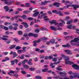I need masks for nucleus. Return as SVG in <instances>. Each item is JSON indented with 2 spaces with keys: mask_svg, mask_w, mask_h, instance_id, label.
<instances>
[{
  "mask_svg": "<svg viewBox=\"0 0 79 79\" xmlns=\"http://www.w3.org/2000/svg\"><path fill=\"white\" fill-rule=\"evenodd\" d=\"M48 39V38H41V40L38 39L36 40H35L33 41V46L34 47H36L37 46V43H40V41H41V40H47Z\"/></svg>",
  "mask_w": 79,
  "mask_h": 79,
  "instance_id": "obj_1",
  "label": "nucleus"
},
{
  "mask_svg": "<svg viewBox=\"0 0 79 79\" xmlns=\"http://www.w3.org/2000/svg\"><path fill=\"white\" fill-rule=\"evenodd\" d=\"M49 23H51V24H55V26L57 25V27H59L60 26L61 27H63V24L62 23H56V21L55 20L52 21H50L49 22Z\"/></svg>",
  "mask_w": 79,
  "mask_h": 79,
  "instance_id": "obj_2",
  "label": "nucleus"
},
{
  "mask_svg": "<svg viewBox=\"0 0 79 79\" xmlns=\"http://www.w3.org/2000/svg\"><path fill=\"white\" fill-rule=\"evenodd\" d=\"M70 6L73 7V8L74 9V10H76L77 9V8H79V6L77 5H75L74 4L72 5V6L70 5H67L66 6L67 8H68L69 7H70Z\"/></svg>",
  "mask_w": 79,
  "mask_h": 79,
  "instance_id": "obj_3",
  "label": "nucleus"
},
{
  "mask_svg": "<svg viewBox=\"0 0 79 79\" xmlns=\"http://www.w3.org/2000/svg\"><path fill=\"white\" fill-rule=\"evenodd\" d=\"M12 25L14 26H16L14 27H13V29L14 31H16V30L18 29V27H18V26H19V25L17 23H13L12 24Z\"/></svg>",
  "mask_w": 79,
  "mask_h": 79,
  "instance_id": "obj_4",
  "label": "nucleus"
},
{
  "mask_svg": "<svg viewBox=\"0 0 79 79\" xmlns=\"http://www.w3.org/2000/svg\"><path fill=\"white\" fill-rule=\"evenodd\" d=\"M73 64L72 65V67L73 68H74V69H79V66L77 64H74H74Z\"/></svg>",
  "mask_w": 79,
  "mask_h": 79,
  "instance_id": "obj_5",
  "label": "nucleus"
},
{
  "mask_svg": "<svg viewBox=\"0 0 79 79\" xmlns=\"http://www.w3.org/2000/svg\"><path fill=\"white\" fill-rule=\"evenodd\" d=\"M65 52H66L67 55H72L73 53L70 50H64Z\"/></svg>",
  "mask_w": 79,
  "mask_h": 79,
  "instance_id": "obj_6",
  "label": "nucleus"
},
{
  "mask_svg": "<svg viewBox=\"0 0 79 79\" xmlns=\"http://www.w3.org/2000/svg\"><path fill=\"white\" fill-rule=\"evenodd\" d=\"M74 63L73 62H71L67 60L65 62V64H74Z\"/></svg>",
  "mask_w": 79,
  "mask_h": 79,
  "instance_id": "obj_7",
  "label": "nucleus"
},
{
  "mask_svg": "<svg viewBox=\"0 0 79 79\" xmlns=\"http://www.w3.org/2000/svg\"><path fill=\"white\" fill-rule=\"evenodd\" d=\"M22 24H23L25 28H27L29 27V26L27 25V23H26V22H23L22 23Z\"/></svg>",
  "mask_w": 79,
  "mask_h": 79,
  "instance_id": "obj_8",
  "label": "nucleus"
},
{
  "mask_svg": "<svg viewBox=\"0 0 79 79\" xmlns=\"http://www.w3.org/2000/svg\"><path fill=\"white\" fill-rule=\"evenodd\" d=\"M53 5L55 6H56L57 8H58V7H60V5H61V3L56 2L53 3Z\"/></svg>",
  "mask_w": 79,
  "mask_h": 79,
  "instance_id": "obj_9",
  "label": "nucleus"
},
{
  "mask_svg": "<svg viewBox=\"0 0 79 79\" xmlns=\"http://www.w3.org/2000/svg\"><path fill=\"white\" fill-rule=\"evenodd\" d=\"M50 28L51 30H53V31H57L56 28L55 26H51L50 27Z\"/></svg>",
  "mask_w": 79,
  "mask_h": 79,
  "instance_id": "obj_10",
  "label": "nucleus"
},
{
  "mask_svg": "<svg viewBox=\"0 0 79 79\" xmlns=\"http://www.w3.org/2000/svg\"><path fill=\"white\" fill-rule=\"evenodd\" d=\"M4 9L6 11H8L9 10H10V8L8 6H5L4 7Z\"/></svg>",
  "mask_w": 79,
  "mask_h": 79,
  "instance_id": "obj_11",
  "label": "nucleus"
},
{
  "mask_svg": "<svg viewBox=\"0 0 79 79\" xmlns=\"http://www.w3.org/2000/svg\"><path fill=\"white\" fill-rule=\"evenodd\" d=\"M59 74L63 75L64 74V76H66V75L67 74V73H66L65 72H60V73H59Z\"/></svg>",
  "mask_w": 79,
  "mask_h": 79,
  "instance_id": "obj_12",
  "label": "nucleus"
},
{
  "mask_svg": "<svg viewBox=\"0 0 79 79\" xmlns=\"http://www.w3.org/2000/svg\"><path fill=\"white\" fill-rule=\"evenodd\" d=\"M71 44L73 46L75 45H76V42H74V40H72L70 41Z\"/></svg>",
  "mask_w": 79,
  "mask_h": 79,
  "instance_id": "obj_13",
  "label": "nucleus"
},
{
  "mask_svg": "<svg viewBox=\"0 0 79 79\" xmlns=\"http://www.w3.org/2000/svg\"><path fill=\"white\" fill-rule=\"evenodd\" d=\"M15 3V1H8V5H11V3Z\"/></svg>",
  "mask_w": 79,
  "mask_h": 79,
  "instance_id": "obj_14",
  "label": "nucleus"
},
{
  "mask_svg": "<svg viewBox=\"0 0 79 79\" xmlns=\"http://www.w3.org/2000/svg\"><path fill=\"white\" fill-rule=\"evenodd\" d=\"M73 19H71L70 21H67V24H70L71 23H73Z\"/></svg>",
  "mask_w": 79,
  "mask_h": 79,
  "instance_id": "obj_15",
  "label": "nucleus"
},
{
  "mask_svg": "<svg viewBox=\"0 0 79 79\" xmlns=\"http://www.w3.org/2000/svg\"><path fill=\"white\" fill-rule=\"evenodd\" d=\"M43 18L44 20H45V21H48V20H49V19H48V17L47 16H45Z\"/></svg>",
  "mask_w": 79,
  "mask_h": 79,
  "instance_id": "obj_16",
  "label": "nucleus"
},
{
  "mask_svg": "<svg viewBox=\"0 0 79 79\" xmlns=\"http://www.w3.org/2000/svg\"><path fill=\"white\" fill-rule=\"evenodd\" d=\"M39 12L35 13L33 14V16H34V17H36V16H38V15H39Z\"/></svg>",
  "mask_w": 79,
  "mask_h": 79,
  "instance_id": "obj_17",
  "label": "nucleus"
},
{
  "mask_svg": "<svg viewBox=\"0 0 79 79\" xmlns=\"http://www.w3.org/2000/svg\"><path fill=\"white\" fill-rule=\"evenodd\" d=\"M2 2L4 1V3L5 4H8V0H1Z\"/></svg>",
  "mask_w": 79,
  "mask_h": 79,
  "instance_id": "obj_18",
  "label": "nucleus"
},
{
  "mask_svg": "<svg viewBox=\"0 0 79 79\" xmlns=\"http://www.w3.org/2000/svg\"><path fill=\"white\" fill-rule=\"evenodd\" d=\"M35 79H42V77L40 76H37L35 77Z\"/></svg>",
  "mask_w": 79,
  "mask_h": 79,
  "instance_id": "obj_19",
  "label": "nucleus"
},
{
  "mask_svg": "<svg viewBox=\"0 0 79 79\" xmlns=\"http://www.w3.org/2000/svg\"><path fill=\"white\" fill-rule=\"evenodd\" d=\"M57 14L59 15V16H63V14L61 13V11H58L57 12Z\"/></svg>",
  "mask_w": 79,
  "mask_h": 79,
  "instance_id": "obj_20",
  "label": "nucleus"
},
{
  "mask_svg": "<svg viewBox=\"0 0 79 79\" xmlns=\"http://www.w3.org/2000/svg\"><path fill=\"white\" fill-rule=\"evenodd\" d=\"M48 69V68L44 69H43L42 70V72H43L44 73L47 72V70Z\"/></svg>",
  "mask_w": 79,
  "mask_h": 79,
  "instance_id": "obj_21",
  "label": "nucleus"
},
{
  "mask_svg": "<svg viewBox=\"0 0 79 79\" xmlns=\"http://www.w3.org/2000/svg\"><path fill=\"white\" fill-rule=\"evenodd\" d=\"M13 55L14 56L13 57V58H15L16 56H17L18 54H16L15 52H13Z\"/></svg>",
  "mask_w": 79,
  "mask_h": 79,
  "instance_id": "obj_22",
  "label": "nucleus"
},
{
  "mask_svg": "<svg viewBox=\"0 0 79 79\" xmlns=\"http://www.w3.org/2000/svg\"><path fill=\"white\" fill-rule=\"evenodd\" d=\"M14 19H18V18H21V16L20 15H15L14 17Z\"/></svg>",
  "mask_w": 79,
  "mask_h": 79,
  "instance_id": "obj_23",
  "label": "nucleus"
},
{
  "mask_svg": "<svg viewBox=\"0 0 79 79\" xmlns=\"http://www.w3.org/2000/svg\"><path fill=\"white\" fill-rule=\"evenodd\" d=\"M43 17V15L40 14L38 16V19H42Z\"/></svg>",
  "mask_w": 79,
  "mask_h": 79,
  "instance_id": "obj_24",
  "label": "nucleus"
},
{
  "mask_svg": "<svg viewBox=\"0 0 79 79\" xmlns=\"http://www.w3.org/2000/svg\"><path fill=\"white\" fill-rule=\"evenodd\" d=\"M48 73H52V74H53L54 75H55V72L54 71H52L51 70L48 71L47 72Z\"/></svg>",
  "mask_w": 79,
  "mask_h": 79,
  "instance_id": "obj_25",
  "label": "nucleus"
},
{
  "mask_svg": "<svg viewBox=\"0 0 79 79\" xmlns=\"http://www.w3.org/2000/svg\"><path fill=\"white\" fill-rule=\"evenodd\" d=\"M16 45H12L10 47H9V48L10 49H13V48H15L16 47Z\"/></svg>",
  "mask_w": 79,
  "mask_h": 79,
  "instance_id": "obj_26",
  "label": "nucleus"
},
{
  "mask_svg": "<svg viewBox=\"0 0 79 79\" xmlns=\"http://www.w3.org/2000/svg\"><path fill=\"white\" fill-rule=\"evenodd\" d=\"M18 34L19 35H22L23 34V31H19L18 32Z\"/></svg>",
  "mask_w": 79,
  "mask_h": 79,
  "instance_id": "obj_27",
  "label": "nucleus"
},
{
  "mask_svg": "<svg viewBox=\"0 0 79 79\" xmlns=\"http://www.w3.org/2000/svg\"><path fill=\"white\" fill-rule=\"evenodd\" d=\"M29 13V10H26V11H24L23 12V14H27L28 13Z\"/></svg>",
  "mask_w": 79,
  "mask_h": 79,
  "instance_id": "obj_28",
  "label": "nucleus"
},
{
  "mask_svg": "<svg viewBox=\"0 0 79 79\" xmlns=\"http://www.w3.org/2000/svg\"><path fill=\"white\" fill-rule=\"evenodd\" d=\"M8 27L10 30H12V29H13V26L12 25H10Z\"/></svg>",
  "mask_w": 79,
  "mask_h": 79,
  "instance_id": "obj_29",
  "label": "nucleus"
},
{
  "mask_svg": "<svg viewBox=\"0 0 79 79\" xmlns=\"http://www.w3.org/2000/svg\"><path fill=\"white\" fill-rule=\"evenodd\" d=\"M68 56H66L65 58H64V59H65V61H69V58H68Z\"/></svg>",
  "mask_w": 79,
  "mask_h": 79,
  "instance_id": "obj_30",
  "label": "nucleus"
},
{
  "mask_svg": "<svg viewBox=\"0 0 79 79\" xmlns=\"http://www.w3.org/2000/svg\"><path fill=\"white\" fill-rule=\"evenodd\" d=\"M24 68H26V69H28L29 68V66L27 65H24Z\"/></svg>",
  "mask_w": 79,
  "mask_h": 79,
  "instance_id": "obj_31",
  "label": "nucleus"
},
{
  "mask_svg": "<svg viewBox=\"0 0 79 79\" xmlns=\"http://www.w3.org/2000/svg\"><path fill=\"white\" fill-rule=\"evenodd\" d=\"M57 58H58V57H55L53 58L52 60V61L55 62L56 61H57Z\"/></svg>",
  "mask_w": 79,
  "mask_h": 79,
  "instance_id": "obj_32",
  "label": "nucleus"
},
{
  "mask_svg": "<svg viewBox=\"0 0 79 79\" xmlns=\"http://www.w3.org/2000/svg\"><path fill=\"white\" fill-rule=\"evenodd\" d=\"M21 47L19 46H17L16 47V48H15L16 50H19V49H21Z\"/></svg>",
  "mask_w": 79,
  "mask_h": 79,
  "instance_id": "obj_33",
  "label": "nucleus"
},
{
  "mask_svg": "<svg viewBox=\"0 0 79 79\" xmlns=\"http://www.w3.org/2000/svg\"><path fill=\"white\" fill-rule=\"evenodd\" d=\"M24 37H28L29 36V34L28 33H25L23 35Z\"/></svg>",
  "mask_w": 79,
  "mask_h": 79,
  "instance_id": "obj_34",
  "label": "nucleus"
},
{
  "mask_svg": "<svg viewBox=\"0 0 79 79\" xmlns=\"http://www.w3.org/2000/svg\"><path fill=\"white\" fill-rule=\"evenodd\" d=\"M18 53L19 54H21L22 52H23V51L22 50H18Z\"/></svg>",
  "mask_w": 79,
  "mask_h": 79,
  "instance_id": "obj_35",
  "label": "nucleus"
},
{
  "mask_svg": "<svg viewBox=\"0 0 79 79\" xmlns=\"http://www.w3.org/2000/svg\"><path fill=\"white\" fill-rule=\"evenodd\" d=\"M10 73H12V74H14V73H18V71H12V70H10Z\"/></svg>",
  "mask_w": 79,
  "mask_h": 79,
  "instance_id": "obj_36",
  "label": "nucleus"
},
{
  "mask_svg": "<svg viewBox=\"0 0 79 79\" xmlns=\"http://www.w3.org/2000/svg\"><path fill=\"white\" fill-rule=\"evenodd\" d=\"M24 55L22 54L21 55V56L20 57V59H21L22 60H23V59H24Z\"/></svg>",
  "mask_w": 79,
  "mask_h": 79,
  "instance_id": "obj_37",
  "label": "nucleus"
},
{
  "mask_svg": "<svg viewBox=\"0 0 79 79\" xmlns=\"http://www.w3.org/2000/svg\"><path fill=\"white\" fill-rule=\"evenodd\" d=\"M26 61H27V59H25L24 60H23L22 62V64H24Z\"/></svg>",
  "mask_w": 79,
  "mask_h": 79,
  "instance_id": "obj_38",
  "label": "nucleus"
},
{
  "mask_svg": "<svg viewBox=\"0 0 79 79\" xmlns=\"http://www.w3.org/2000/svg\"><path fill=\"white\" fill-rule=\"evenodd\" d=\"M25 5H27V7H30L31 6V4L29 3H26Z\"/></svg>",
  "mask_w": 79,
  "mask_h": 79,
  "instance_id": "obj_39",
  "label": "nucleus"
},
{
  "mask_svg": "<svg viewBox=\"0 0 79 79\" xmlns=\"http://www.w3.org/2000/svg\"><path fill=\"white\" fill-rule=\"evenodd\" d=\"M33 36L35 37H38V34H33Z\"/></svg>",
  "mask_w": 79,
  "mask_h": 79,
  "instance_id": "obj_40",
  "label": "nucleus"
},
{
  "mask_svg": "<svg viewBox=\"0 0 79 79\" xmlns=\"http://www.w3.org/2000/svg\"><path fill=\"white\" fill-rule=\"evenodd\" d=\"M29 69L30 71H34L35 70V68H29Z\"/></svg>",
  "mask_w": 79,
  "mask_h": 79,
  "instance_id": "obj_41",
  "label": "nucleus"
},
{
  "mask_svg": "<svg viewBox=\"0 0 79 79\" xmlns=\"http://www.w3.org/2000/svg\"><path fill=\"white\" fill-rule=\"evenodd\" d=\"M13 40L15 42H19V40L17 39L14 38Z\"/></svg>",
  "mask_w": 79,
  "mask_h": 79,
  "instance_id": "obj_42",
  "label": "nucleus"
},
{
  "mask_svg": "<svg viewBox=\"0 0 79 79\" xmlns=\"http://www.w3.org/2000/svg\"><path fill=\"white\" fill-rule=\"evenodd\" d=\"M52 13H56L57 14H58V11L57 10H52Z\"/></svg>",
  "mask_w": 79,
  "mask_h": 79,
  "instance_id": "obj_43",
  "label": "nucleus"
},
{
  "mask_svg": "<svg viewBox=\"0 0 79 79\" xmlns=\"http://www.w3.org/2000/svg\"><path fill=\"white\" fill-rule=\"evenodd\" d=\"M27 19L28 20H29L30 21H31L32 20H33V19H34L31 17H28L27 18Z\"/></svg>",
  "mask_w": 79,
  "mask_h": 79,
  "instance_id": "obj_44",
  "label": "nucleus"
},
{
  "mask_svg": "<svg viewBox=\"0 0 79 79\" xmlns=\"http://www.w3.org/2000/svg\"><path fill=\"white\" fill-rule=\"evenodd\" d=\"M3 29H5V30H6V31H8V28L5 26H4Z\"/></svg>",
  "mask_w": 79,
  "mask_h": 79,
  "instance_id": "obj_45",
  "label": "nucleus"
},
{
  "mask_svg": "<svg viewBox=\"0 0 79 79\" xmlns=\"http://www.w3.org/2000/svg\"><path fill=\"white\" fill-rule=\"evenodd\" d=\"M33 33H29L28 34V36H29V37H31L32 36H33Z\"/></svg>",
  "mask_w": 79,
  "mask_h": 79,
  "instance_id": "obj_46",
  "label": "nucleus"
},
{
  "mask_svg": "<svg viewBox=\"0 0 79 79\" xmlns=\"http://www.w3.org/2000/svg\"><path fill=\"white\" fill-rule=\"evenodd\" d=\"M55 41L54 40H50V42H51L52 44H54L55 43Z\"/></svg>",
  "mask_w": 79,
  "mask_h": 79,
  "instance_id": "obj_47",
  "label": "nucleus"
},
{
  "mask_svg": "<svg viewBox=\"0 0 79 79\" xmlns=\"http://www.w3.org/2000/svg\"><path fill=\"white\" fill-rule=\"evenodd\" d=\"M40 31V30H39V29H36L35 30V32H36L37 33H38V32H39Z\"/></svg>",
  "mask_w": 79,
  "mask_h": 79,
  "instance_id": "obj_48",
  "label": "nucleus"
},
{
  "mask_svg": "<svg viewBox=\"0 0 79 79\" xmlns=\"http://www.w3.org/2000/svg\"><path fill=\"white\" fill-rule=\"evenodd\" d=\"M15 62L14 60H12L11 61L12 65H14L15 64Z\"/></svg>",
  "mask_w": 79,
  "mask_h": 79,
  "instance_id": "obj_49",
  "label": "nucleus"
},
{
  "mask_svg": "<svg viewBox=\"0 0 79 79\" xmlns=\"http://www.w3.org/2000/svg\"><path fill=\"white\" fill-rule=\"evenodd\" d=\"M56 69L59 71H63V69L62 68H59L58 67H57L56 68Z\"/></svg>",
  "mask_w": 79,
  "mask_h": 79,
  "instance_id": "obj_50",
  "label": "nucleus"
},
{
  "mask_svg": "<svg viewBox=\"0 0 79 79\" xmlns=\"http://www.w3.org/2000/svg\"><path fill=\"white\" fill-rule=\"evenodd\" d=\"M70 17H69L67 16L65 17V19H64V21H67V19H69Z\"/></svg>",
  "mask_w": 79,
  "mask_h": 79,
  "instance_id": "obj_51",
  "label": "nucleus"
},
{
  "mask_svg": "<svg viewBox=\"0 0 79 79\" xmlns=\"http://www.w3.org/2000/svg\"><path fill=\"white\" fill-rule=\"evenodd\" d=\"M3 40H8V39L4 37H2L1 38Z\"/></svg>",
  "mask_w": 79,
  "mask_h": 79,
  "instance_id": "obj_52",
  "label": "nucleus"
},
{
  "mask_svg": "<svg viewBox=\"0 0 79 79\" xmlns=\"http://www.w3.org/2000/svg\"><path fill=\"white\" fill-rule=\"evenodd\" d=\"M59 21H61V22H62V23L63 24H65V22H64V21L62 20L61 19H59Z\"/></svg>",
  "mask_w": 79,
  "mask_h": 79,
  "instance_id": "obj_53",
  "label": "nucleus"
},
{
  "mask_svg": "<svg viewBox=\"0 0 79 79\" xmlns=\"http://www.w3.org/2000/svg\"><path fill=\"white\" fill-rule=\"evenodd\" d=\"M74 78L75 77H78V78H79V75H75L73 76Z\"/></svg>",
  "mask_w": 79,
  "mask_h": 79,
  "instance_id": "obj_54",
  "label": "nucleus"
},
{
  "mask_svg": "<svg viewBox=\"0 0 79 79\" xmlns=\"http://www.w3.org/2000/svg\"><path fill=\"white\" fill-rule=\"evenodd\" d=\"M26 49V47H23V52H26V49Z\"/></svg>",
  "mask_w": 79,
  "mask_h": 79,
  "instance_id": "obj_55",
  "label": "nucleus"
},
{
  "mask_svg": "<svg viewBox=\"0 0 79 79\" xmlns=\"http://www.w3.org/2000/svg\"><path fill=\"white\" fill-rule=\"evenodd\" d=\"M22 17L23 19H26L27 18V16L25 15H23Z\"/></svg>",
  "mask_w": 79,
  "mask_h": 79,
  "instance_id": "obj_56",
  "label": "nucleus"
},
{
  "mask_svg": "<svg viewBox=\"0 0 79 79\" xmlns=\"http://www.w3.org/2000/svg\"><path fill=\"white\" fill-rule=\"evenodd\" d=\"M67 27L68 29H72L71 27H72V26L71 25H69Z\"/></svg>",
  "mask_w": 79,
  "mask_h": 79,
  "instance_id": "obj_57",
  "label": "nucleus"
},
{
  "mask_svg": "<svg viewBox=\"0 0 79 79\" xmlns=\"http://www.w3.org/2000/svg\"><path fill=\"white\" fill-rule=\"evenodd\" d=\"M48 57V59L49 60H51V59H53V56H49Z\"/></svg>",
  "mask_w": 79,
  "mask_h": 79,
  "instance_id": "obj_58",
  "label": "nucleus"
},
{
  "mask_svg": "<svg viewBox=\"0 0 79 79\" xmlns=\"http://www.w3.org/2000/svg\"><path fill=\"white\" fill-rule=\"evenodd\" d=\"M21 73L23 74H27V73H26L25 71H24L23 70L21 71Z\"/></svg>",
  "mask_w": 79,
  "mask_h": 79,
  "instance_id": "obj_59",
  "label": "nucleus"
},
{
  "mask_svg": "<svg viewBox=\"0 0 79 79\" xmlns=\"http://www.w3.org/2000/svg\"><path fill=\"white\" fill-rule=\"evenodd\" d=\"M41 5H45V1H44V2H42Z\"/></svg>",
  "mask_w": 79,
  "mask_h": 79,
  "instance_id": "obj_60",
  "label": "nucleus"
},
{
  "mask_svg": "<svg viewBox=\"0 0 79 79\" xmlns=\"http://www.w3.org/2000/svg\"><path fill=\"white\" fill-rule=\"evenodd\" d=\"M44 2H45V3H50V2H51V1H44Z\"/></svg>",
  "mask_w": 79,
  "mask_h": 79,
  "instance_id": "obj_61",
  "label": "nucleus"
},
{
  "mask_svg": "<svg viewBox=\"0 0 79 79\" xmlns=\"http://www.w3.org/2000/svg\"><path fill=\"white\" fill-rule=\"evenodd\" d=\"M14 76H15L16 77H18V75L16 74H15L13 75Z\"/></svg>",
  "mask_w": 79,
  "mask_h": 79,
  "instance_id": "obj_62",
  "label": "nucleus"
},
{
  "mask_svg": "<svg viewBox=\"0 0 79 79\" xmlns=\"http://www.w3.org/2000/svg\"><path fill=\"white\" fill-rule=\"evenodd\" d=\"M34 60L35 61H38V58L37 57H36L34 58Z\"/></svg>",
  "mask_w": 79,
  "mask_h": 79,
  "instance_id": "obj_63",
  "label": "nucleus"
},
{
  "mask_svg": "<svg viewBox=\"0 0 79 79\" xmlns=\"http://www.w3.org/2000/svg\"><path fill=\"white\" fill-rule=\"evenodd\" d=\"M64 8H59L57 9L58 10H64Z\"/></svg>",
  "mask_w": 79,
  "mask_h": 79,
  "instance_id": "obj_64",
  "label": "nucleus"
}]
</instances>
